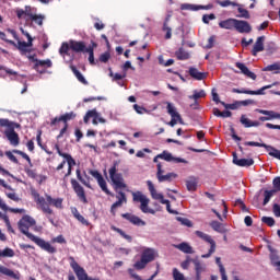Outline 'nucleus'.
<instances>
[{
  "mask_svg": "<svg viewBox=\"0 0 280 280\" xmlns=\"http://www.w3.org/2000/svg\"><path fill=\"white\" fill-rule=\"evenodd\" d=\"M32 226H36V220L32 218L31 215L26 214L21 218V220L18 222V229L22 233V235L27 236L31 242H34L42 250H46V253H49L50 255H54L56 253V247L51 246V244L32 233H30V229Z\"/></svg>",
  "mask_w": 280,
  "mask_h": 280,
  "instance_id": "1",
  "label": "nucleus"
},
{
  "mask_svg": "<svg viewBox=\"0 0 280 280\" xmlns=\"http://www.w3.org/2000/svg\"><path fill=\"white\" fill-rule=\"evenodd\" d=\"M21 33L23 34V36H26L27 42H21L19 40V43L16 44L14 40L12 39H8V36L5 35L4 32L0 31V39L4 40V43H8L9 45H12L13 47H16V49H19V51H21L22 56H25V54H27V51H30V49H27V47H32L34 44V38H32V35H30L27 33V31L23 30V27L20 28Z\"/></svg>",
  "mask_w": 280,
  "mask_h": 280,
  "instance_id": "2",
  "label": "nucleus"
},
{
  "mask_svg": "<svg viewBox=\"0 0 280 280\" xmlns=\"http://www.w3.org/2000/svg\"><path fill=\"white\" fill-rule=\"evenodd\" d=\"M147 186L153 200H158L161 205H166V211H168L173 215H178V211L172 209L170 200L165 199L163 194L156 191V188L154 187L152 180H147Z\"/></svg>",
  "mask_w": 280,
  "mask_h": 280,
  "instance_id": "3",
  "label": "nucleus"
},
{
  "mask_svg": "<svg viewBox=\"0 0 280 280\" xmlns=\"http://www.w3.org/2000/svg\"><path fill=\"white\" fill-rule=\"evenodd\" d=\"M119 163L114 162L113 166L109 168V178L115 187V190L117 189H126L127 185L124 182V175L121 173H117V166Z\"/></svg>",
  "mask_w": 280,
  "mask_h": 280,
  "instance_id": "4",
  "label": "nucleus"
},
{
  "mask_svg": "<svg viewBox=\"0 0 280 280\" xmlns=\"http://www.w3.org/2000/svg\"><path fill=\"white\" fill-rule=\"evenodd\" d=\"M195 234L197 235V237H199L203 242H207L208 244H210L209 252L201 256L202 259H209V257H211V255L213 253H215V248H217L215 241L211 237V235H209L202 231H196Z\"/></svg>",
  "mask_w": 280,
  "mask_h": 280,
  "instance_id": "5",
  "label": "nucleus"
},
{
  "mask_svg": "<svg viewBox=\"0 0 280 280\" xmlns=\"http://www.w3.org/2000/svg\"><path fill=\"white\" fill-rule=\"evenodd\" d=\"M70 261V268H72L74 275L77 276L78 280H91V277H89V273H86V270L75 261V258L73 256L69 257Z\"/></svg>",
  "mask_w": 280,
  "mask_h": 280,
  "instance_id": "6",
  "label": "nucleus"
},
{
  "mask_svg": "<svg viewBox=\"0 0 280 280\" xmlns=\"http://www.w3.org/2000/svg\"><path fill=\"white\" fill-rule=\"evenodd\" d=\"M156 170H158L156 178H158L159 183H172V180H175V178H178V174H176V173L165 174V171H163V165L161 163L156 164Z\"/></svg>",
  "mask_w": 280,
  "mask_h": 280,
  "instance_id": "7",
  "label": "nucleus"
},
{
  "mask_svg": "<svg viewBox=\"0 0 280 280\" xmlns=\"http://www.w3.org/2000/svg\"><path fill=\"white\" fill-rule=\"evenodd\" d=\"M31 196L34 198L35 202L39 205L43 213H47L48 215L54 214V210L47 205V201H45L44 197H40V194L36 189L31 190Z\"/></svg>",
  "mask_w": 280,
  "mask_h": 280,
  "instance_id": "8",
  "label": "nucleus"
},
{
  "mask_svg": "<svg viewBox=\"0 0 280 280\" xmlns=\"http://www.w3.org/2000/svg\"><path fill=\"white\" fill-rule=\"evenodd\" d=\"M166 110L168 113V115L172 117L171 121L168 122V126H171L172 128H174V126L176 124H183V117H180V114L176 110L174 104L167 102L166 103Z\"/></svg>",
  "mask_w": 280,
  "mask_h": 280,
  "instance_id": "9",
  "label": "nucleus"
},
{
  "mask_svg": "<svg viewBox=\"0 0 280 280\" xmlns=\"http://www.w3.org/2000/svg\"><path fill=\"white\" fill-rule=\"evenodd\" d=\"M55 148L59 156H61L62 159H66L68 163V172L65 174V178H68V176H71V172H73L75 160L73 159V156H71V154L62 152V150H60V147L58 144H56Z\"/></svg>",
  "mask_w": 280,
  "mask_h": 280,
  "instance_id": "10",
  "label": "nucleus"
},
{
  "mask_svg": "<svg viewBox=\"0 0 280 280\" xmlns=\"http://www.w3.org/2000/svg\"><path fill=\"white\" fill-rule=\"evenodd\" d=\"M279 84V82H273L272 84L269 85H265L261 89L257 90V91H253V90H240V89H232V93H238V94H244V95H264V91H267V89H272V86H277Z\"/></svg>",
  "mask_w": 280,
  "mask_h": 280,
  "instance_id": "11",
  "label": "nucleus"
},
{
  "mask_svg": "<svg viewBox=\"0 0 280 280\" xmlns=\"http://www.w3.org/2000/svg\"><path fill=\"white\" fill-rule=\"evenodd\" d=\"M70 183L79 200H81L83 205H89V199H86V192L84 191V187H82V185H80V183L73 178L70 180Z\"/></svg>",
  "mask_w": 280,
  "mask_h": 280,
  "instance_id": "12",
  "label": "nucleus"
},
{
  "mask_svg": "<svg viewBox=\"0 0 280 280\" xmlns=\"http://www.w3.org/2000/svg\"><path fill=\"white\" fill-rule=\"evenodd\" d=\"M89 174L93 176L98 183V186L101 187L102 191H104L107 196H113L110 190H108V186L106 184V179H104V176L98 171L90 170Z\"/></svg>",
  "mask_w": 280,
  "mask_h": 280,
  "instance_id": "13",
  "label": "nucleus"
},
{
  "mask_svg": "<svg viewBox=\"0 0 280 280\" xmlns=\"http://www.w3.org/2000/svg\"><path fill=\"white\" fill-rule=\"evenodd\" d=\"M18 19H25V21H30L36 14V8H32L30 5H25L23 9H18L15 11Z\"/></svg>",
  "mask_w": 280,
  "mask_h": 280,
  "instance_id": "14",
  "label": "nucleus"
},
{
  "mask_svg": "<svg viewBox=\"0 0 280 280\" xmlns=\"http://www.w3.org/2000/svg\"><path fill=\"white\" fill-rule=\"evenodd\" d=\"M156 257V252L152 248H145L141 255V269L145 268V265L150 264V261H154Z\"/></svg>",
  "mask_w": 280,
  "mask_h": 280,
  "instance_id": "15",
  "label": "nucleus"
},
{
  "mask_svg": "<svg viewBox=\"0 0 280 280\" xmlns=\"http://www.w3.org/2000/svg\"><path fill=\"white\" fill-rule=\"evenodd\" d=\"M232 156H233L232 162L237 167H250V166L255 165V160H253V159H240L237 156L236 152H233Z\"/></svg>",
  "mask_w": 280,
  "mask_h": 280,
  "instance_id": "16",
  "label": "nucleus"
},
{
  "mask_svg": "<svg viewBox=\"0 0 280 280\" xmlns=\"http://www.w3.org/2000/svg\"><path fill=\"white\" fill-rule=\"evenodd\" d=\"M0 187H4V189H9V191H11V192H8V191L4 192L7 198H9V200H13V202H21V197H19V195L14 192V188L8 185L4 179L0 178Z\"/></svg>",
  "mask_w": 280,
  "mask_h": 280,
  "instance_id": "17",
  "label": "nucleus"
},
{
  "mask_svg": "<svg viewBox=\"0 0 280 280\" xmlns=\"http://www.w3.org/2000/svg\"><path fill=\"white\" fill-rule=\"evenodd\" d=\"M234 30H236L238 34H250L253 32V26H250V23L247 21L236 20Z\"/></svg>",
  "mask_w": 280,
  "mask_h": 280,
  "instance_id": "18",
  "label": "nucleus"
},
{
  "mask_svg": "<svg viewBox=\"0 0 280 280\" xmlns=\"http://www.w3.org/2000/svg\"><path fill=\"white\" fill-rule=\"evenodd\" d=\"M158 158L162 159L163 161H167V163H189L187 160L182 159V158H174V155H172V153L167 152V151H163L162 153L158 154Z\"/></svg>",
  "mask_w": 280,
  "mask_h": 280,
  "instance_id": "19",
  "label": "nucleus"
},
{
  "mask_svg": "<svg viewBox=\"0 0 280 280\" xmlns=\"http://www.w3.org/2000/svg\"><path fill=\"white\" fill-rule=\"evenodd\" d=\"M70 49L75 54H84L89 49V47H86V44L84 42L70 39Z\"/></svg>",
  "mask_w": 280,
  "mask_h": 280,
  "instance_id": "20",
  "label": "nucleus"
},
{
  "mask_svg": "<svg viewBox=\"0 0 280 280\" xmlns=\"http://www.w3.org/2000/svg\"><path fill=\"white\" fill-rule=\"evenodd\" d=\"M77 116L78 115L74 114L73 112L66 113V114L61 115L60 117H55L50 121V126H56V124H58V121H63V124L67 125L68 121L75 119Z\"/></svg>",
  "mask_w": 280,
  "mask_h": 280,
  "instance_id": "21",
  "label": "nucleus"
},
{
  "mask_svg": "<svg viewBox=\"0 0 280 280\" xmlns=\"http://www.w3.org/2000/svg\"><path fill=\"white\" fill-rule=\"evenodd\" d=\"M4 135L8 139V141H10L11 145L16 147V145H19V143H21V139L19 138V133H16L14 128L5 130Z\"/></svg>",
  "mask_w": 280,
  "mask_h": 280,
  "instance_id": "22",
  "label": "nucleus"
},
{
  "mask_svg": "<svg viewBox=\"0 0 280 280\" xmlns=\"http://www.w3.org/2000/svg\"><path fill=\"white\" fill-rule=\"evenodd\" d=\"M100 117V113H97V109H90L86 112V114L84 115L83 117V121L84 124H89L90 119H93L92 120V124L94 126H97V119Z\"/></svg>",
  "mask_w": 280,
  "mask_h": 280,
  "instance_id": "23",
  "label": "nucleus"
},
{
  "mask_svg": "<svg viewBox=\"0 0 280 280\" xmlns=\"http://www.w3.org/2000/svg\"><path fill=\"white\" fill-rule=\"evenodd\" d=\"M51 61L49 59L46 60H36V63L34 66V69L38 71V73H45V69L51 68Z\"/></svg>",
  "mask_w": 280,
  "mask_h": 280,
  "instance_id": "24",
  "label": "nucleus"
},
{
  "mask_svg": "<svg viewBox=\"0 0 280 280\" xmlns=\"http://www.w3.org/2000/svg\"><path fill=\"white\" fill-rule=\"evenodd\" d=\"M117 201L114 202L110 207V213L115 215V211L118 209V207H121L124 202H127L126 194L124 191H119L117 196Z\"/></svg>",
  "mask_w": 280,
  "mask_h": 280,
  "instance_id": "25",
  "label": "nucleus"
},
{
  "mask_svg": "<svg viewBox=\"0 0 280 280\" xmlns=\"http://www.w3.org/2000/svg\"><path fill=\"white\" fill-rule=\"evenodd\" d=\"M235 67L237 69H240L241 73H243V75H246V78H250V80H257V74H255L254 72L248 70V67H246V65L242 63V62H236Z\"/></svg>",
  "mask_w": 280,
  "mask_h": 280,
  "instance_id": "26",
  "label": "nucleus"
},
{
  "mask_svg": "<svg viewBox=\"0 0 280 280\" xmlns=\"http://www.w3.org/2000/svg\"><path fill=\"white\" fill-rule=\"evenodd\" d=\"M137 270H141V260H139V259L135 262L133 268L128 269L130 279L141 280V276H139V273H137Z\"/></svg>",
  "mask_w": 280,
  "mask_h": 280,
  "instance_id": "27",
  "label": "nucleus"
},
{
  "mask_svg": "<svg viewBox=\"0 0 280 280\" xmlns=\"http://www.w3.org/2000/svg\"><path fill=\"white\" fill-rule=\"evenodd\" d=\"M264 40H266L265 36L257 37L256 43L252 49V56H257V54L264 51Z\"/></svg>",
  "mask_w": 280,
  "mask_h": 280,
  "instance_id": "28",
  "label": "nucleus"
},
{
  "mask_svg": "<svg viewBox=\"0 0 280 280\" xmlns=\"http://www.w3.org/2000/svg\"><path fill=\"white\" fill-rule=\"evenodd\" d=\"M75 174H77L78 180H80V183H82V185H84L85 187L91 189V177L89 175H86V172H83L84 177L82 176V172L80 171V168H78L75 171Z\"/></svg>",
  "mask_w": 280,
  "mask_h": 280,
  "instance_id": "29",
  "label": "nucleus"
},
{
  "mask_svg": "<svg viewBox=\"0 0 280 280\" xmlns=\"http://www.w3.org/2000/svg\"><path fill=\"white\" fill-rule=\"evenodd\" d=\"M46 203L51 207H55L56 209H62V202L65 199L62 198H56L54 199L50 195H46Z\"/></svg>",
  "mask_w": 280,
  "mask_h": 280,
  "instance_id": "30",
  "label": "nucleus"
},
{
  "mask_svg": "<svg viewBox=\"0 0 280 280\" xmlns=\"http://www.w3.org/2000/svg\"><path fill=\"white\" fill-rule=\"evenodd\" d=\"M236 22L237 19L230 18L219 22V27H221V30H235Z\"/></svg>",
  "mask_w": 280,
  "mask_h": 280,
  "instance_id": "31",
  "label": "nucleus"
},
{
  "mask_svg": "<svg viewBox=\"0 0 280 280\" xmlns=\"http://www.w3.org/2000/svg\"><path fill=\"white\" fill-rule=\"evenodd\" d=\"M149 203H150V199H148V197H145L144 195H141V211H142V213H151L152 215H154V213H156V211H154V209L148 207Z\"/></svg>",
  "mask_w": 280,
  "mask_h": 280,
  "instance_id": "32",
  "label": "nucleus"
},
{
  "mask_svg": "<svg viewBox=\"0 0 280 280\" xmlns=\"http://www.w3.org/2000/svg\"><path fill=\"white\" fill-rule=\"evenodd\" d=\"M188 73L190 75V78H192L194 80H206L207 78V72H200L198 71L197 68L190 67L188 70Z\"/></svg>",
  "mask_w": 280,
  "mask_h": 280,
  "instance_id": "33",
  "label": "nucleus"
},
{
  "mask_svg": "<svg viewBox=\"0 0 280 280\" xmlns=\"http://www.w3.org/2000/svg\"><path fill=\"white\" fill-rule=\"evenodd\" d=\"M170 19H172V15H166L162 27V31L166 32L165 40H170V38H172V26L170 25Z\"/></svg>",
  "mask_w": 280,
  "mask_h": 280,
  "instance_id": "34",
  "label": "nucleus"
},
{
  "mask_svg": "<svg viewBox=\"0 0 280 280\" xmlns=\"http://www.w3.org/2000/svg\"><path fill=\"white\" fill-rule=\"evenodd\" d=\"M121 218L130 222V224H135L136 226H139V224H141V219L132 213H122Z\"/></svg>",
  "mask_w": 280,
  "mask_h": 280,
  "instance_id": "35",
  "label": "nucleus"
},
{
  "mask_svg": "<svg viewBox=\"0 0 280 280\" xmlns=\"http://www.w3.org/2000/svg\"><path fill=\"white\" fill-rule=\"evenodd\" d=\"M175 248L182 253H185L186 255H194V247H191V245L188 243L183 242L178 245H175Z\"/></svg>",
  "mask_w": 280,
  "mask_h": 280,
  "instance_id": "36",
  "label": "nucleus"
},
{
  "mask_svg": "<svg viewBox=\"0 0 280 280\" xmlns=\"http://www.w3.org/2000/svg\"><path fill=\"white\" fill-rule=\"evenodd\" d=\"M241 124L245 127V128H257L258 126H260V122L255 120H250L248 118H246L245 115L241 116Z\"/></svg>",
  "mask_w": 280,
  "mask_h": 280,
  "instance_id": "37",
  "label": "nucleus"
},
{
  "mask_svg": "<svg viewBox=\"0 0 280 280\" xmlns=\"http://www.w3.org/2000/svg\"><path fill=\"white\" fill-rule=\"evenodd\" d=\"M0 275H3L4 277H10L11 279H20L19 273H14L10 268L0 265Z\"/></svg>",
  "mask_w": 280,
  "mask_h": 280,
  "instance_id": "38",
  "label": "nucleus"
},
{
  "mask_svg": "<svg viewBox=\"0 0 280 280\" xmlns=\"http://www.w3.org/2000/svg\"><path fill=\"white\" fill-rule=\"evenodd\" d=\"M260 115H266L267 119H280V114L275 110L256 109Z\"/></svg>",
  "mask_w": 280,
  "mask_h": 280,
  "instance_id": "39",
  "label": "nucleus"
},
{
  "mask_svg": "<svg viewBox=\"0 0 280 280\" xmlns=\"http://www.w3.org/2000/svg\"><path fill=\"white\" fill-rule=\"evenodd\" d=\"M70 69L72 71V73H74L77 80H79L81 82V84H89V81H86V79L84 78V75H82V73L80 72V70H78V68L75 66H70Z\"/></svg>",
  "mask_w": 280,
  "mask_h": 280,
  "instance_id": "40",
  "label": "nucleus"
},
{
  "mask_svg": "<svg viewBox=\"0 0 280 280\" xmlns=\"http://www.w3.org/2000/svg\"><path fill=\"white\" fill-rule=\"evenodd\" d=\"M175 56L177 60H189V58H191L189 52L185 50V48L183 47H180L177 51H175Z\"/></svg>",
  "mask_w": 280,
  "mask_h": 280,
  "instance_id": "41",
  "label": "nucleus"
},
{
  "mask_svg": "<svg viewBox=\"0 0 280 280\" xmlns=\"http://www.w3.org/2000/svg\"><path fill=\"white\" fill-rule=\"evenodd\" d=\"M266 151L268 152L269 156H272L273 159H278V161H280V150L279 149L267 144Z\"/></svg>",
  "mask_w": 280,
  "mask_h": 280,
  "instance_id": "42",
  "label": "nucleus"
},
{
  "mask_svg": "<svg viewBox=\"0 0 280 280\" xmlns=\"http://www.w3.org/2000/svg\"><path fill=\"white\" fill-rule=\"evenodd\" d=\"M186 187L188 191H196V189H198V180H196L195 177H189V179L186 180Z\"/></svg>",
  "mask_w": 280,
  "mask_h": 280,
  "instance_id": "43",
  "label": "nucleus"
},
{
  "mask_svg": "<svg viewBox=\"0 0 280 280\" xmlns=\"http://www.w3.org/2000/svg\"><path fill=\"white\" fill-rule=\"evenodd\" d=\"M12 152H13V154H19L20 156H22V159L27 161L30 167H34V164L32 163V159L30 158V155H27V153H25L19 149H14Z\"/></svg>",
  "mask_w": 280,
  "mask_h": 280,
  "instance_id": "44",
  "label": "nucleus"
},
{
  "mask_svg": "<svg viewBox=\"0 0 280 280\" xmlns=\"http://www.w3.org/2000/svg\"><path fill=\"white\" fill-rule=\"evenodd\" d=\"M275 194H277V190H273V189L264 191V196H265L264 201H262L264 207H266V205H268L270 202V198H272V196H275Z\"/></svg>",
  "mask_w": 280,
  "mask_h": 280,
  "instance_id": "45",
  "label": "nucleus"
},
{
  "mask_svg": "<svg viewBox=\"0 0 280 280\" xmlns=\"http://www.w3.org/2000/svg\"><path fill=\"white\" fill-rule=\"evenodd\" d=\"M269 250H270V261L273 266H277V264H279V255L277 254V250L272 249L271 246H269Z\"/></svg>",
  "mask_w": 280,
  "mask_h": 280,
  "instance_id": "46",
  "label": "nucleus"
},
{
  "mask_svg": "<svg viewBox=\"0 0 280 280\" xmlns=\"http://www.w3.org/2000/svg\"><path fill=\"white\" fill-rule=\"evenodd\" d=\"M200 97H207V92H205V90H200L199 92L195 90L194 95H190L189 100H194L195 102H198Z\"/></svg>",
  "mask_w": 280,
  "mask_h": 280,
  "instance_id": "47",
  "label": "nucleus"
},
{
  "mask_svg": "<svg viewBox=\"0 0 280 280\" xmlns=\"http://www.w3.org/2000/svg\"><path fill=\"white\" fill-rule=\"evenodd\" d=\"M30 21H33V23L39 25V27H43V21H45V15L35 13V15H33Z\"/></svg>",
  "mask_w": 280,
  "mask_h": 280,
  "instance_id": "48",
  "label": "nucleus"
},
{
  "mask_svg": "<svg viewBox=\"0 0 280 280\" xmlns=\"http://www.w3.org/2000/svg\"><path fill=\"white\" fill-rule=\"evenodd\" d=\"M195 264V270H196V280H202L200 275H202V265L200 264V260H192Z\"/></svg>",
  "mask_w": 280,
  "mask_h": 280,
  "instance_id": "49",
  "label": "nucleus"
},
{
  "mask_svg": "<svg viewBox=\"0 0 280 280\" xmlns=\"http://www.w3.org/2000/svg\"><path fill=\"white\" fill-rule=\"evenodd\" d=\"M210 226L217 233H224V228L222 226V223H220V221H212L210 223Z\"/></svg>",
  "mask_w": 280,
  "mask_h": 280,
  "instance_id": "50",
  "label": "nucleus"
},
{
  "mask_svg": "<svg viewBox=\"0 0 280 280\" xmlns=\"http://www.w3.org/2000/svg\"><path fill=\"white\" fill-rule=\"evenodd\" d=\"M262 71H275L276 74L280 73V63L276 62L272 65H269L262 69Z\"/></svg>",
  "mask_w": 280,
  "mask_h": 280,
  "instance_id": "51",
  "label": "nucleus"
},
{
  "mask_svg": "<svg viewBox=\"0 0 280 280\" xmlns=\"http://www.w3.org/2000/svg\"><path fill=\"white\" fill-rule=\"evenodd\" d=\"M84 54H89V62L92 66H95V52L92 46H89Z\"/></svg>",
  "mask_w": 280,
  "mask_h": 280,
  "instance_id": "52",
  "label": "nucleus"
},
{
  "mask_svg": "<svg viewBox=\"0 0 280 280\" xmlns=\"http://www.w3.org/2000/svg\"><path fill=\"white\" fill-rule=\"evenodd\" d=\"M71 49V40L69 42V44L67 43H62L60 49H59V54L61 56H67L69 54V50Z\"/></svg>",
  "mask_w": 280,
  "mask_h": 280,
  "instance_id": "53",
  "label": "nucleus"
},
{
  "mask_svg": "<svg viewBox=\"0 0 280 280\" xmlns=\"http://www.w3.org/2000/svg\"><path fill=\"white\" fill-rule=\"evenodd\" d=\"M0 257H14V249L7 247L4 249H0Z\"/></svg>",
  "mask_w": 280,
  "mask_h": 280,
  "instance_id": "54",
  "label": "nucleus"
},
{
  "mask_svg": "<svg viewBox=\"0 0 280 280\" xmlns=\"http://www.w3.org/2000/svg\"><path fill=\"white\" fill-rule=\"evenodd\" d=\"M215 3L218 5H221V8H229V5H240V3L237 2H233V1H230V0H225V1H222V0H217Z\"/></svg>",
  "mask_w": 280,
  "mask_h": 280,
  "instance_id": "55",
  "label": "nucleus"
},
{
  "mask_svg": "<svg viewBox=\"0 0 280 280\" xmlns=\"http://www.w3.org/2000/svg\"><path fill=\"white\" fill-rule=\"evenodd\" d=\"M234 8H238L237 10H238V12L241 14L240 15L241 19H250V13L248 12V10L240 7V4L235 5Z\"/></svg>",
  "mask_w": 280,
  "mask_h": 280,
  "instance_id": "56",
  "label": "nucleus"
},
{
  "mask_svg": "<svg viewBox=\"0 0 280 280\" xmlns=\"http://www.w3.org/2000/svg\"><path fill=\"white\" fill-rule=\"evenodd\" d=\"M113 231H116V233H119V235H121V237H124V240H127L128 242H132V236L126 234V232H124V230L114 226Z\"/></svg>",
  "mask_w": 280,
  "mask_h": 280,
  "instance_id": "57",
  "label": "nucleus"
},
{
  "mask_svg": "<svg viewBox=\"0 0 280 280\" xmlns=\"http://www.w3.org/2000/svg\"><path fill=\"white\" fill-rule=\"evenodd\" d=\"M244 145H249L252 148H265V150H266V148H268V144L259 143V142H255V141H247L244 143Z\"/></svg>",
  "mask_w": 280,
  "mask_h": 280,
  "instance_id": "58",
  "label": "nucleus"
},
{
  "mask_svg": "<svg viewBox=\"0 0 280 280\" xmlns=\"http://www.w3.org/2000/svg\"><path fill=\"white\" fill-rule=\"evenodd\" d=\"M24 172L28 178H36V170H32L30 166H24Z\"/></svg>",
  "mask_w": 280,
  "mask_h": 280,
  "instance_id": "59",
  "label": "nucleus"
},
{
  "mask_svg": "<svg viewBox=\"0 0 280 280\" xmlns=\"http://www.w3.org/2000/svg\"><path fill=\"white\" fill-rule=\"evenodd\" d=\"M194 261H197V260L194 259V258H191V257H189V256H187L186 260H184V261L180 264L183 270H187V269L189 268V264H190V262L194 264Z\"/></svg>",
  "mask_w": 280,
  "mask_h": 280,
  "instance_id": "60",
  "label": "nucleus"
},
{
  "mask_svg": "<svg viewBox=\"0 0 280 280\" xmlns=\"http://www.w3.org/2000/svg\"><path fill=\"white\" fill-rule=\"evenodd\" d=\"M173 279L174 280H186L185 275L180 273L176 268L173 269Z\"/></svg>",
  "mask_w": 280,
  "mask_h": 280,
  "instance_id": "61",
  "label": "nucleus"
},
{
  "mask_svg": "<svg viewBox=\"0 0 280 280\" xmlns=\"http://www.w3.org/2000/svg\"><path fill=\"white\" fill-rule=\"evenodd\" d=\"M261 222L267 226H275V219L272 217H262Z\"/></svg>",
  "mask_w": 280,
  "mask_h": 280,
  "instance_id": "62",
  "label": "nucleus"
},
{
  "mask_svg": "<svg viewBox=\"0 0 280 280\" xmlns=\"http://www.w3.org/2000/svg\"><path fill=\"white\" fill-rule=\"evenodd\" d=\"M100 62H108V60H110V52L106 51L104 54H102L98 58Z\"/></svg>",
  "mask_w": 280,
  "mask_h": 280,
  "instance_id": "63",
  "label": "nucleus"
},
{
  "mask_svg": "<svg viewBox=\"0 0 280 280\" xmlns=\"http://www.w3.org/2000/svg\"><path fill=\"white\" fill-rule=\"evenodd\" d=\"M272 185H273V191H280V177H276L273 178V182H272Z\"/></svg>",
  "mask_w": 280,
  "mask_h": 280,
  "instance_id": "64",
  "label": "nucleus"
}]
</instances>
